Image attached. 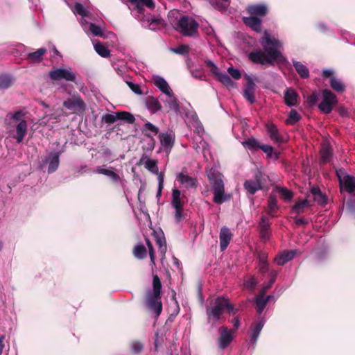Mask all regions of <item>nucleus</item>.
Wrapping results in <instances>:
<instances>
[{
	"mask_svg": "<svg viewBox=\"0 0 355 355\" xmlns=\"http://www.w3.org/2000/svg\"><path fill=\"white\" fill-rule=\"evenodd\" d=\"M264 51L261 50H255L250 52L248 58L253 63L261 64L263 65H272L275 61L281 58L280 49L282 43L274 37H272L268 32L264 33V35L259 41Z\"/></svg>",
	"mask_w": 355,
	"mask_h": 355,
	"instance_id": "f257e3e1",
	"label": "nucleus"
},
{
	"mask_svg": "<svg viewBox=\"0 0 355 355\" xmlns=\"http://www.w3.org/2000/svg\"><path fill=\"white\" fill-rule=\"evenodd\" d=\"M128 8L132 15L141 21L144 27H149L153 24H159L161 19L155 17L150 14H145L144 6L150 10H153L155 3L153 0H128Z\"/></svg>",
	"mask_w": 355,
	"mask_h": 355,
	"instance_id": "f03ea898",
	"label": "nucleus"
},
{
	"mask_svg": "<svg viewBox=\"0 0 355 355\" xmlns=\"http://www.w3.org/2000/svg\"><path fill=\"white\" fill-rule=\"evenodd\" d=\"M73 12L81 17L80 24L87 34L92 33L94 36L103 35L101 28L94 23L96 20L94 15L81 3H75Z\"/></svg>",
	"mask_w": 355,
	"mask_h": 355,
	"instance_id": "7ed1b4c3",
	"label": "nucleus"
},
{
	"mask_svg": "<svg viewBox=\"0 0 355 355\" xmlns=\"http://www.w3.org/2000/svg\"><path fill=\"white\" fill-rule=\"evenodd\" d=\"M207 174L214 193L213 201L216 204L220 205L230 200L232 195L225 191V184L222 174L214 168L207 171Z\"/></svg>",
	"mask_w": 355,
	"mask_h": 355,
	"instance_id": "20e7f679",
	"label": "nucleus"
},
{
	"mask_svg": "<svg viewBox=\"0 0 355 355\" xmlns=\"http://www.w3.org/2000/svg\"><path fill=\"white\" fill-rule=\"evenodd\" d=\"M161 290V281L157 275H155L153 279V291L148 292L146 303L148 308L155 313L157 317L160 315L162 310Z\"/></svg>",
	"mask_w": 355,
	"mask_h": 355,
	"instance_id": "39448f33",
	"label": "nucleus"
},
{
	"mask_svg": "<svg viewBox=\"0 0 355 355\" xmlns=\"http://www.w3.org/2000/svg\"><path fill=\"white\" fill-rule=\"evenodd\" d=\"M199 24L192 17L182 15L174 26L175 29L186 37H196L198 35Z\"/></svg>",
	"mask_w": 355,
	"mask_h": 355,
	"instance_id": "423d86ee",
	"label": "nucleus"
},
{
	"mask_svg": "<svg viewBox=\"0 0 355 355\" xmlns=\"http://www.w3.org/2000/svg\"><path fill=\"white\" fill-rule=\"evenodd\" d=\"M227 305V299L220 297L215 299L207 308L208 323L216 324L221 319L222 314Z\"/></svg>",
	"mask_w": 355,
	"mask_h": 355,
	"instance_id": "0eeeda50",
	"label": "nucleus"
},
{
	"mask_svg": "<svg viewBox=\"0 0 355 355\" xmlns=\"http://www.w3.org/2000/svg\"><path fill=\"white\" fill-rule=\"evenodd\" d=\"M322 101L318 105L320 110L324 114H329L332 110L334 105L337 104V98L335 94L329 89H324L322 91Z\"/></svg>",
	"mask_w": 355,
	"mask_h": 355,
	"instance_id": "6e6552de",
	"label": "nucleus"
},
{
	"mask_svg": "<svg viewBox=\"0 0 355 355\" xmlns=\"http://www.w3.org/2000/svg\"><path fill=\"white\" fill-rule=\"evenodd\" d=\"M63 106L73 113L85 110V103L78 94H73L63 102Z\"/></svg>",
	"mask_w": 355,
	"mask_h": 355,
	"instance_id": "1a4fd4ad",
	"label": "nucleus"
},
{
	"mask_svg": "<svg viewBox=\"0 0 355 355\" xmlns=\"http://www.w3.org/2000/svg\"><path fill=\"white\" fill-rule=\"evenodd\" d=\"M49 77L53 80H65L70 82H76V75L71 70L64 68H58L49 71Z\"/></svg>",
	"mask_w": 355,
	"mask_h": 355,
	"instance_id": "9d476101",
	"label": "nucleus"
},
{
	"mask_svg": "<svg viewBox=\"0 0 355 355\" xmlns=\"http://www.w3.org/2000/svg\"><path fill=\"white\" fill-rule=\"evenodd\" d=\"M245 78L247 83L243 90V96L248 102L253 103L255 101L254 92L256 85L254 80H257V78H252L248 74H245Z\"/></svg>",
	"mask_w": 355,
	"mask_h": 355,
	"instance_id": "9b49d317",
	"label": "nucleus"
},
{
	"mask_svg": "<svg viewBox=\"0 0 355 355\" xmlns=\"http://www.w3.org/2000/svg\"><path fill=\"white\" fill-rule=\"evenodd\" d=\"M220 338L218 339V347L221 349H225L233 339L234 331L228 329L227 327L222 326L219 329Z\"/></svg>",
	"mask_w": 355,
	"mask_h": 355,
	"instance_id": "f8f14e48",
	"label": "nucleus"
},
{
	"mask_svg": "<svg viewBox=\"0 0 355 355\" xmlns=\"http://www.w3.org/2000/svg\"><path fill=\"white\" fill-rule=\"evenodd\" d=\"M94 172L107 176L114 183L122 182L121 178L119 174L114 172L112 167H106L105 165L98 166Z\"/></svg>",
	"mask_w": 355,
	"mask_h": 355,
	"instance_id": "ddd939ff",
	"label": "nucleus"
},
{
	"mask_svg": "<svg viewBox=\"0 0 355 355\" xmlns=\"http://www.w3.org/2000/svg\"><path fill=\"white\" fill-rule=\"evenodd\" d=\"M176 180L187 189H196L197 187V180L182 172L176 175Z\"/></svg>",
	"mask_w": 355,
	"mask_h": 355,
	"instance_id": "4468645a",
	"label": "nucleus"
},
{
	"mask_svg": "<svg viewBox=\"0 0 355 355\" xmlns=\"http://www.w3.org/2000/svg\"><path fill=\"white\" fill-rule=\"evenodd\" d=\"M266 128L270 139L274 143L277 144H282L286 142V139L279 134L275 125L272 123H267Z\"/></svg>",
	"mask_w": 355,
	"mask_h": 355,
	"instance_id": "2eb2a0df",
	"label": "nucleus"
},
{
	"mask_svg": "<svg viewBox=\"0 0 355 355\" xmlns=\"http://www.w3.org/2000/svg\"><path fill=\"white\" fill-rule=\"evenodd\" d=\"M246 10L251 16L263 17L267 14L268 8L265 3L251 4L247 7Z\"/></svg>",
	"mask_w": 355,
	"mask_h": 355,
	"instance_id": "dca6fc26",
	"label": "nucleus"
},
{
	"mask_svg": "<svg viewBox=\"0 0 355 355\" xmlns=\"http://www.w3.org/2000/svg\"><path fill=\"white\" fill-rule=\"evenodd\" d=\"M264 324L265 320L263 318H259L252 324L250 327V342L253 344V345H254L257 343V340L259 336L261 331L264 326Z\"/></svg>",
	"mask_w": 355,
	"mask_h": 355,
	"instance_id": "f3484780",
	"label": "nucleus"
},
{
	"mask_svg": "<svg viewBox=\"0 0 355 355\" xmlns=\"http://www.w3.org/2000/svg\"><path fill=\"white\" fill-rule=\"evenodd\" d=\"M243 186L247 192L251 195H254L257 191L262 189L260 179L257 175L254 179L247 180Z\"/></svg>",
	"mask_w": 355,
	"mask_h": 355,
	"instance_id": "a211bd4d",
	"label": "nucleus"
},
{
	"mask_svg": "<svg viewBox=\"0 0 355 355\" xmlns=\"http://www.w3.org/2000/svg\"><path fill=\"white\" fill-rule=\"evenodd\" d=\"M139 162L141 164L144 165L145 168L150 172L158 175H159L157 160L150 159L146 154H143Z\"/></svg>",
	"mask_w": 355,
	"mask_h": 355,
	"instance_id": "6ab92c4d",
	"label": "nucleus"
},
{
	"mask_svg": "<svg viewBox=\"0 0 355 355\" xmlns=\"http://www.w3.org/2000/svg\"><path fill=\"white\" fill-rule=\"evenodd\" d=\"M161 101H162L166 105L168 106L170 110H173L175 113L180 112V103L178 98L174 95L173 92L168 94L164 98L162 96H159Z\"/></svg>",
	"mask_w": 355,
	"mask_h": 355,
	"instance_id": "aec40b11",
	"label": "nucleus"
},
{
	"mask_svg": "<svg viewBox=\"0 0 355 355\" xmlns=\"http://www.w3.org/2000/svg\"><path fill=\"white\" fill-rule=\"evenodd\" d=\"M297 250H291L288 251H284L279 254L275 258V262L278 266H283L288 261L292 260L295 256L297 254Z\"/></svg>",
	"mask_w": 355,
	"mask_h": 355,
	"instance_id": "412c9836",
	"label": "nucleus"
},
{
	"mask_svg": "<svg viewBox=\"0 0 355 355\" xmlns=\"http://www.w3.org/2000/svg\"><path fill=\"white\" fill-rule=\"evenodd\" d=\"M232 233L230 230L229 228H227V227H223L221 229H220V234H219V239H220V250L222 251L225 250L231 239H232Z\"/></svg>",
	"mask_w": 355,
	"mask_h": 355,
	"instance_id": "4be33fe9",
	"label": "nucleus"
},
{
	"mask_svg": "<svg viewBox=\"0 0 355 355\" xmlns=\"http://www.w3.org/2000/svg\"><path fill=\"white\" fill-rule=\"evenodd\" d=\"M153 80L155 85L166 96L173 92L164 78L159 76H153Z\"/></svg>",
	"mask_w": 355,
	"mask_h": 355,
	"instance_id": "5701e85b",
	"label": "nucleus"
},
{
	"mask_svg": "<svg viewBox=\"0 0 355 355\" xmlns=\"http://www.w3.org/2000/svg\"><path fill=\"white\" fill-rule=\"evenodd\" d=\"M16 134L13 138L16 139L17 143L20 144L22 142L24 137L27 133L28 123L26 121H23L17 123L15 127Z\"/></svg>",
	"mask_w": 355,
	"mask_h": 355,
	"instance_id": "b1692460",
	"label": "nucleus"
},
{
	"mask_svg": "<svg viewBox=\"0 0 355 355\" xmlns=\"http://www.w3.org/2000/svg\"><path fill=\"white\" fill-rule=\"evenodd\" d=\"M26 112L23 110H17L14 112H9L6 116V122L8 125H11L12 122L19 123L23 121H26Z\"/></svg>",
	"mask_w": 355,
	"mask_h": 355,
	"instance_id": "393cba45",
	"label": "nucleus"
},
{
	"mask_svg": "<svg viewBox=\"0 0 355 355\" xmlns=\"http://www.w3.org/2000/svg\"><path fill=\"white\" fill-rule=\"evenodd\" d=\"M60 154L58 153H51L46 159V162L49 164L48 173H51L55 171L59 166Z\"/></svg>",
	"mask_w": 355,
	"mask_h": 355,
	"instance_id": "a878e982",
	"label": "nucleus"
},
{
	"mask_svg": "<svg viewBox=\"0 0 355 355\" xmlns=\"http://www.w3.org/2000/svg\"><path fill=\"white\" fill-rule=\"evenodd\" d=\"M298 94L292 88H288L285 91L284 94V101L285 103L289 106H295L297 104Z\"/></svg>",
	"mask_w": 355,
	"mask_h": 355,
	"instance_id": "bb28decb",
	"label": "nucleus"
},
{
	"mask_svg": "<svg viewBox=\"0 0 355 355\" xmlns=\"http://www.w3.org/2000/svg\"><path fill=\"white\" fill-rule=\"evenodd\" d=\"M243 21L245 25L251 28L253 31L259 33L261 31V20L257 17H245Z\"/></svg>",
	"mask_w": 355,
	"mask_h": 355,
	"instance_id": "cd10ccee",
	"label": "nucleus"
},
{
	"mask_svg": "<svg viewBox=\"0 0 355 355\" xmlns=\"http://www.w3.org/2000/svg\"><path fill=\"white\" fill-rule=\"evenodd\" d=\"M260 227V234L261 236L264 240H268L269 239V228H270V223L269 220L266 216H262L261 218V221L259 223Z\"/></svg>",
	"mask_w": 355,
	"mask_h": 355,
	"instance_id": "c85d7f7f",
	"label": "nucleus"
},
{
	"mask_svg": "<svg viewBox=\"0 0 355 355\" xmlns=\"http://www.w3.org/2000/svg\"><path fill=\"white\" fill-rule=\"evenodd\" d=\"M311 193L313 196L314 201L320 205H325L327 203V199L324 194H323L320 189L313 187L311 189Z\"/></svg>",
	"mask_w": 355,
	"mask_h": 355,
	"instance_id": "c756f323",
	"label": "nucleus"
},
{
	"mask_svg": "<svg viewBox=\"0 0 355 355\" xmlns=\"http://www.w3.org/2000/svg\"><path fill=\"white\" fill-rule=\"evenodd\" d=\"M293 64L295 71L302 78H307L309 77V70L306 66L294 60H293Z\"/></svg>",
	"mask_w": 355,
	"mask_h": 355,
	"instance_id": "7c9ffc66",
	"label": "nucleus"
},
{
	"mask_svg": "<svg viewBox=\"0 0 355 355\" xmlns=\"http://www.w3.org/2000/svg\"><path fill=\"white\" fill-rule=\"evenodd\" d=\"M142 132L146 136L153 138L158 134L159 128L150 122L146 121L144 125Z\"/></svg>",
	"mask_w": 355,
	"mask_h": 355,
	"instance_id": "2f4dec72",
	"label": "nucleus"
},
{
	"mask_svg": "<svg viewBox=\"0 0 355 355\" xmlns=\"http://www.w3.org/2000/svg\"><path fill=\"white\" fill-rule=\"evenodd\" d=\"M193 147L198 152L202 150L205 155L209 152L207 143L200 136L194 139Z\"/></svg>",
	"mask_w": 355,
	"mask_h": 355,
	"instance_id": "473e14b6",
	"label": "nucleus"
},
{
	"mask_svg": "<svg viewBox=\"0 0 355 355\" xmlns=\"http://www.w3.org/2000/svg\"><path fill=\"white\" fill-rule=\"evenodd\" d=\"M181 193L178 189H173L172 191L171 204L174 209L183 207V202L181 200Z\"/></svg>",
	"mask_w": 355,
	"mask_h": 355,
	"instance_id": "72a5a7b5",
	"label": "nucleus"
},
{
	"mask_svg": "<svg viewBox=\"0 0 355 355\" xmlns=\"http://www.w3.org/2000/svg\"><path fill=\"white\" fill-rule=\"evenodd\" d=\"M341 187H344L349 193H354L355 195V178L351 175L347 177V179L342 182Z\"/></svg>",
	"mask_w": 355,
	"mask_h": 355,
	"instance_id": "f704fd0d",
	"label": "nucleus"
},
{
	"mask_svg": "<svg viewBox=\"0 0 355 355\" xmlns=\"http://www.w3.org/2000/svg\"><path fill=\"white\" fill-rule=\"evenodd\" d=\"M320 155L321 162L323 164H326L330 160L332 156V152L330 146L328 144H325L322 146V148L320 150Z\"/></svg>",
	"mask_w": 355,
	"mask_h": 355,
	"instance_id": "c9c22d12",
	"label": "nucleus"
},
{
	"mask_svg": "<svg viewBox=\"0 0 355 355\" xmlns=\"http://www.w3.org/2000/svg\"><path fill=\"white\" fill-rule=\"evenodd\" d=\"M331 87L337 92H343L345 89V85L340 80L335 76H331L330 79Z\"/></svg>",
	"mask_w": 355,
	"mask_h": 355,
	"instance_id": "e433bc0d",
	"label": "nucleus"
},
{
	"mask_svg": "<svg viewBox=\"0 0 355 355\" xmlns=\"http://www.w3.org/2000/svg\"><path fill=\"white\" fill-rule=\"evenodd\" d=\"M214 75H215L218 80L224 85L231 87H234V82L231 80L229 76L225 73L220 72V69L218 71L217 73H214Z\"/></svg>",
	"mask_w": 355,
	"mask_h": 355,
	"instance_id": "4c0bfd02",
	"label": "nucleus"
},
{
	"mask_svg": "<svg viewBox=\"0 0 355 355\" xmlns=\"http://www.w3.org/2000/svg\"><path fill=\"white\" fill-rule=\"evenodd\" d=\"M263 297L264 295H263L262 292L261 291L259 295L256 297L254 300V303L257 306V311L259 315L263 312L267 304V300H263Z\"/></svg>",
	"mask_w": 355,
	"mask_h": 355,
	"instance_id": "58836bf2",
	"label": "nucleus"
},
{
	"mask_svg": "<svg viewBox=\"0 0 355 355\" xmlns=\"http://www.w3.org/2000/svg\"><path fill=\"white\" fill-rule=\"evenodd\" d=\"M146 106L152 112H156L162 108L160 103L155 98H148L146 100Z\"/></svg>",
	"mask_w": 355,
	"mask_h": 355,
	"instance_id": "ea45409f",
	"label": "nucleus"
},
{
	"mask_svg": "<svg viewBox=\"0 0 355 355\" xmlns=\"http://www.w3.org/2000/svg\"><path fill=\"white\" fill-rule=\"evenodd\" d=\"M161 144L164 148H171L173 145V139L171 135L168 133H161L159 135Z\"/></svg>",
	"mask_w": 355,
	"mask_h": 355,
	"instance_id": "a19ab883",
	"label": "nucleus"
},
{
	"mask_svg": "<svg viewBox=\"0 0 355 355\" xmlns=\"http://www.w3.org/2000/svg\"><path fill=\"white\" fill-rule=\"evenodd\" d=\"M94 47L96 52L101 57L107 58L110 55V51L99 42L94 43Z\"/></svg>",
	"mask_w": 355,
	"mask_h": 355,
	"instance_id": "79ce46f5",
	"label": "nucleus"
},
{
	"mask_svg": "<svg viewBox=\"0 0 355 355\" xmlns=\"http://www.w3.org/2000/svg\"><path fill=\"white\" fill-rule=\"evenodd\" d=\"M46 50L44 48H40L35 52L29 53L28 54V58L32 62H40L41 61L43 55L46 53Z\"/></svg>",
	"mask_w": 355,
	"mask_h": 355,
	"instance_id": "37998d69",
	"label": "nucleus"
},
{
	"mask_svg": "<svg viewBox=\"0 0 355 355\" xmlns=\"http://www.w3.org/2000/svg\"><path fill=\"white\" fill-rule=\"evenodd\" d=\"M13 83V79L8 75H0V89L10 87Z\"/></svg>",
	"mask_w": 355,
	"mask_h": 355,
	"instance_id": "c03bdc74",
	"label": "nucleus"
},
{
	"mask_svg": "<svg viewBox=\"0 0 355 355\" xmlns=\"http://www.w3.org/2000/svg\"><path fill=\"white\" fill-rule=\"evenodd\" d=\"M310 206V203L307 200H304L297 202L293 207L294 212L297 214L302 213L306 208Z\"/></svg>",
	"mask_w": 355,
	"mask_h": 355,
	"instance_id": "a18cd8bd",
	"label": "nucleus"
},
{
	"mask_svg": "<svg viewBox=\"0 0 355 355\" xmlns=\"http://www.w3.org/2000/svg\"><path fill=\"white\" fill-rule=\"evenodd\" d=\"M134 255L137 259H141L146 256V250L144 245L138 244L137 245L133 250Z\"/></svg>",
	"mask_w": 355,
	"mask_h": 355,
	"instance_id": "49530a36",
	"label": "nucleus"
},
{
	"mask_svg": "<svg viewBox=\"0 0 355 355\" xmlns=\"http://www.w3.org/2000/svg\"><path fill=\"white\" fill-rule=\"evenodd\" d=\"M277 276V272L272 270L270 272V279L268 280V282L265 284L263 286V288L261 289V292L263 295H265V293L266 291H268L270 287L272 286V284L275 283L276 278Z\"/></svg>",
	"mask_w": 355,
	"mask_h": 355,
	"instance_id": "de8ad7c7",
	"label": "nucleus"
},
{
	"mask_svg": "<svg viewBox=\"0 0 355 355\" xmlns=\"http://www.w3.org/2000/svg\"><path fill=\"white\" fill-rule=\"evenodd\" d=\"M300 114L295 110H292L290 112L288 119H286V123L288 124L293 125L300 121Z\"/></svg>",
	"mask_w": 355,
	"mask_h": 355,
	"instance_id": "09e8293b",
	"label": "nucleus"
},
{
	"mask_svg": "<svg viewBox=\"0 0 355 355\" xmlns=\"http://www.w3.org/2000/svg\"><path fill=\"white\" fill-rule=\"evenodd\" d=\"M119 120L118 112L113 114H106L103 116L102 121L105 123L112 124Z\"/></svg>",
	"mask_w": 355,
	"mask_h": 355,
	"instance_id": "8fccbe9b",
	"label": "nucleus"
},
{
	"mask_svg": "<svg viewBox=\"0 0 355 355\" xmlns=\"http://www.w3.org/2000/svg\"><path fill=\"white\" fill-rule=\"evenodd\" d=\"M242 144L245 148L250 150H254L259 147L257 140L254 138L248 139V140L244 141Z\"/></svg>",
	"mask_w": 355,
	"mask_h": 355,
	"instance_id": "3c124183",
	"label": "nucleus"
},
{
	"mask_svg": "<svg viewBox=\"0 0 355 355\" xmlns=\"http://www.w3.org/2000/svg\"><path fill=\"white\" fill-rule=\"evenodd\" d=\"M156 243L159 247V251L162 255H164L166 252V244L165 238L163 236L156 237Z\"/></svg>",
	"mask_w": 355,
	"mask_h": 355,
	"instance_id": "603ef678",
	"label": "nucleus"
},
{
	"mask_svg": "<svg viewBox=\"0 0 355 355\" xmlns=\"http://www.w3.org/2000/svg\"><path fill=\"white\" fill-rule=\"evenodd\" d=\"M119 120H122L128 122V123H132L135 121L134 116L127 112H118Z\"/></svg>",
	"mask_w": 355,
	"mask_h": 355,
	"instance_id": "864d4df0",
	"label": "nucleus"
},
{
	"mask_svg": "<svg viewBox=\"0 0 355 355\" xmlns=\"http://www.w3.org/2000/svg\"><path fill=\"white\" fill-rule=\"evenodd\" d=\"M320 94L317 92H313L311 94L307 96L306 103L309 106L311 107L316 104L318 101Z\"/></svg>",
	"mask_w": 355,
	"mask_h": 355,
	"instance_id": "5fc2aeb1",
	"label": "nucleus"
},
{
	"mask_svg": "<svg viewBox=\"0 0 355 355\" xmlns=\"http://www.w3.org/2000/svg\"><path fill=\"white\" fill-rule=\"evenodd\" d=\"M279 193L280 197L285 200H290L293 197L292 192L286 188H279Z\"/></svg>",
	"mask_w": 355,
	"mask_h": 355,
	"instance_id": "6e6d98bb",
	"label": "nucleus"
},
{
	"mask_svg": "<svg viewBox=\"0 0 355 355\" xmlns=\"http://www.w3.org/2000/svg\"><path fill=\"white\" fill-rule=\"evenodd\" d=\"M171 51L177 54L185 55L189 52V46L187 45L182 44L178 47L172 48Z\"/></svg>",
	"mask_w": 355,
	"mask_h": 355,
	"instance_id": "4d7b16f0",
	"label": "nucleus"
},
{
	"mask_svg": "<svg viewBox=\"0 0 355 355\" xmlns=\"http://www.w3.org/2000/svg\"><path fill=\"white\" fill-rule=\"evenodd\" d=\"M212 6L216 10L223 11L227 9V6H229V2L226 3L223 1V3H220L218 0H215L212 2Z\"/></svg>",
	"mask_w": 355,
	"mask_h": 355,
	"instance_id": "13d9d810",
	"label": "nucleus"
},
{
	"mask_svg": "<svg viewBox=\"0 0 355 355\" xmlns=\"http://www.w3.org/2000/svg\"><path fill=\"white\" fill-rule=\"evenodd\" d=\"M336 175L339 180L340 184H342V182L347 179V177H350V175L347 174L345 169L338 168L336 170Z\"/></svg>",
	"mask_w": 355,
	"mask_h": 355,
	"instance_id": "bf43d9fd",
	"label": "nucleus"
},
{
	"mask_svg": "<svg viewBox=\"0 0 355 355\" xmlns=\"http://www.w3.org/2000/svg\"><path fill=\"white\" fill-rule=\"evenodd\" d=\"M277 202L275 198L270 196L268 199V209H269V214L272 213L275 211L277 208Z\"/></svg>",
	"mask_w": 355,
	"mask_h": 355,
	"instance_id": "052dcab7",
	"label": "nucleus"
},
{
	"mask_svg": "<svg viewBox=\"0 0 355 355\" xmlns=\"http://www.w3.org/2000/svg\"><path fill=\"white\" fill-rule=\"evenodd\" d=\"M146 243L149 251V255L152 264H155V253L153 245L148 239H146Z\"/></svg>",
	"mask_w": 355,
	"mask_h": 355,
	"instance_id": "680f3d73",
	"label": "nucleus"
},
{
	"mask_svg": "<svg viewBox=\"0 0 355 355\" xmlns=\"http://www.w3.org/2000/svg\"><path fill=\"white\" fill-rule=\"evenodd\" d=\"M257 283H258L257 280L254 277H252L250 278L249 279H248L247 281H245L244 283V285H245V288L252 290L255 288Z\"/></svg>",
	"mask_w": 355,
	"mask_h": 355,
	"instance_id": "e2e57ef3",
	"label": "nucleus"
},
{
	"mask_svg": "<svg viewBox=\"0 0 355 355\" xmlns=\"http://www.w3.org/2000/svg\"><path fill=\"white\" fill-rule=\"evenodd\" d=\"M227 72L234 79L238 80L241 78V72L237 69H235L232 67H229L227 69Z\"/></svg>",
	"mask_w": 355,
	"mask_h": 355,
	"instance_id": "0e129e2a",
	"label": "nucleus"
},
{
	"mask_svg": "<svg viewBox=\"0 0 355 355\" xmlns=\"http://www.w3.org/2000/svg\"><path fill=\"white\" fill-rule=\"evenodd\" d=\"M142 345L140 342L138 341H133L131 343V349L134 353H139L142 349Z\"/></svg>",
	"mask_w": 355,
	"mask_h": 355,
	"instance_id": "69168bd1",
	"label": "nucleus"
},
{
	"mask_svg": "<svg viewBox=\"0 0 355 355\" xmlns=\"http://www.w3.org/2000/svg\"><path fill=\"white\" fill-rule=\"evenodd\" d=\"M206 65L210 69L211 72L214 74L217 73L219 69L218 67L210 60L205 61Z\"/></svg>",
	"mask_w": 355,
	"mask_h": 355,
	"instance_id": "338daca9",
	"label": "nucleus"
},
{
	"mask_svg": "<svg viewBox=\"0 0 355 355\" xmlns=\"http://www.w3.org/2000/svg\"><path fill=\"white\" fill-rule=\"evenodd\" d=\"M127 84L129 86V87L131 89V90L133 92H135V94H142V92H141L139 85L135 84L132 82H127Z\"/></svg>",
	"mask_w": 355,
	"mask_h": 355,
	"instance_id": "774afa93",
	"label": "nucleus"
}]
</instances>
